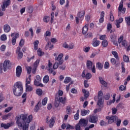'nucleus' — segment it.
Returning <instances> with one entry per match:
<instances>
[{"label": "nucleus", "mask_w": 130, "mask_h": 130, "mask_svg": "<svg viewBox=\"0 0 130 130\" xmlns=\"http://www.w3.org/2000/svg\"><path fill=\"white\" fill-rule=\"evenodd\" d=\"M86 67L88 70L91 71L93 74L96 73V68L95 67V64H93L92 61L87 60L86 62Z\"/></svg>", "instance_id": "nucleus-5"}, {"label": "nucleus", "mask_w": 130, "mask_h": 130, "mask_svg": "<svg viewBox=\"0 0 130 130\" xmlns=\"http://www.w3.org/2000/svg\"><path fill=\"white\" fill-rule=\"evenodd\" d=\"M4 30L6 33H8L11 31V26L9 24H5L4 26Z\"/></svg>", "instance_id": "nucleus-25"}, {"label": "nucleus", "mask_w": 130, "mask_h": 130, "mask_svg": "<svg viewBox=\"0 0 130 130\" xmlns=\"http://www.w3.org/2000/svg\"><path fill=\"white\" fill-rule=\"evenodd\" d=\"M89 50H90V47H87L83 48V51L84 52H86V53L89 52Z\"/></svg>", "instance_id": "nucleus-62"}, {"label": "nucleus", "mask_w": 130, "mask_h": 130, "mask_svg": "<svg viewBox=\"0 0 130 130\" xmlns=\"http://www.w3.org/2000/svg\"><path fill=\"white\" fill-rule=\"evenodd\" d=\"M24 43H25V41L23 39H21L19 43V46H21V47H23Z\"/></svg>", "instance_id": "nucleus-60"}, {"label": "nucleus", "mask_w": 130, "mask_h": 130, "mask_svg": "<svg viewBox=\"0 0 130 130\" xmlns=\"http://www.w3.org/2000/svg\"><path fill=\"white\" fill-rule=\"evenodd\" d=\"M55 107H57L58 106H59V104L60 103V102L59 100H57L56 99H55Z\"/></svg>", "instance_id": "nucleus-47"}, {"label": "nucleus", "mask_w": 130, "mask_h": 130, "mask_svg": "<svg viewBox=\"0 0 130 130\" xmlns=\"http://www.w3.org/2000/svg\"><path fill=\"white\" fill-rule=\"evenodd\" d=\"M47 104V98H45L42 101V105H46Z\"/></svg>", "instance_id": "nucleus-57"}, {"label": "nucleus", "mask_w": 130, "mask_h": 130, "mask_svg": "<svg viewBox=\"0 0 130 130\" xmlns=\"http://www.w3.org/2000/svg\"><path fill=\"white\" fill-rule=\"evenodd\" d=\"M79 113H80V110H78L77 111V113L74 115V119L75 120H78L80 117V115H79Z\"/></svg>", "instance_id": "nucleus-37"}, {"label": "nucleus", "mask_w": 130, "mask_h": 130, "mask_svg": "<svg viewBox=\"0 0 130 130\" xmlns=\"http://www.w3.org/2000/svg\"><path fill=\"white\" fill-rule=\"evenodd\" d=\"M117 112V109L116 108H113L112 109V114H116V113Z\"/></svg>", "instance_id": "nucleus-59"}, {"label": "nucleus", "mask_w": 130, "mask_h": 130, "mask_svg": "<svg viewBox=\"0 0 130 130\" xmlns=\"http://www.w3.org/2000/svg\"><path fill=\"white\" fill-rule=\"evenodd\" d=\"M39 44V41L36 40L34 42V47L35 50H37L38 49V45Z\"/></svg>", "instance_id": "nucleus-31"}, {"label": "nucleus", "mask_w": 130, "mask_h": 130, "mask_svg": "<svg viewBox=\"0 0 130 130\" xmlns=\"http://www.w3.org/2000/svg\"><path fill=\"white\" fill-rule=\"evenodd\" d=\"M13 92L15 96H21L23 94V84L22 82L18 81L14 84Z\"/></svg>", "instance_id": "nucleus-2"}, {"label": "nucleus", "mask_w": 130, "mask_h": 130, "mask_svg": "<svg viewBox=\"0 0 130 130\" xmlns=\"http://www.w3.org/2000/svg\"><path fill=\"white\" fill-rule=\"evenodd\" d=\"M89 122H90L91 123H96L98 121V117L97 116H90L89 117Z\"/></svg>", "instance_id": "nucleus-14"}, {"label": "nucleus", "mask_w": 130, "mask_h": 130, "mask_svg": "<svg viewBox=\"0 0 130 130\" xmlns=\"http://www.w3.org/2000/svg\"><path fill=\"white\" fill-rule=\"evenodd\" d=\"M117 107L118 108H121V109H124V108H125L123 104L121 103L118 104V105L117 106Z\"/></svg>", "instance_id": "nucleus-51"}, {"label": "nucleus", "mask_w": 130, "mask_h": 130, "mask_svg": "<svg viewBox=\"0 0 130 130\" xmlns=\"http://www.w3.org/2000/svg\"><path fill=\"white\" fill-rule=\"evenodd\" d=\"M85 11H81L78 12L77 16H78L79 18L81 19V18H83L84 16H85Z\"/></svg>", "instance_id": "nucleus-28"}, {"label": "nucleus", "mask_w": 130, "mask_h": 130, "mask_svg": "<svg viewBox=\"0 0 130 130\" xmlns=\"http://www.w3.org/2000/svg\"><path fill=\"white\" fill-rule=\"evenodd\" d=\"M118 43L119 44H121L122 46L125 47L127 45V42L125 40H123V36H121L118 39Z\"/></svg>", "instance_id": "nucleus-9"}, {"label": "nucleus", "mask_w": 130, "mask_h": 130, "mask_svg": "<svg viewBox=\"0 0 130 130\" xmlns=\"http://www.w3.org/2000/svg\"><path fill=\"white\" fill-rule=\"evenodd\" d=\"M85 73H86V71L84 70L81 75L82 78H85L86 80H90L92 78V74L89 73L85 74Z\"/></svg>", "instance_id": "nucleus-16"}, {"label": "nucleus", "mask_w": 130, "mask_h": 130, "mask_svg": "<svg viewBox=\"0 0 130 130\" xmlns=\"http://www.w3.org/2000/svg\"><path fill=\"white\" fill-rule=\"evenodd\" d=\"M88 32V24H86L82 28V34L85 35Z\"/></svg>", "instance_id": "nucleus-30"}, {"label": "nucleus", "mask_w": 130, "mask_h": 130, "mask_svg": "<svg viewBox=\"0 0 130 130\" xmlns=\"http://www.w3.org/2000/svg\"><path fill=\"white\" fill-rule=\"evenodd\" d=\"M90 113V110H82L81 111V114L82 116H86V115H88Z\"/></svg>", "instance_id": "nucleus-23"}, {"label": "nucleus", "mask_w": 130, "mask_h": 130, "mask_svg": "<svg viewBox=\"0 0 130 130\" xmlns=\"http://www.w3.org/2000/svg\"><path fill=\"white\" fill-rule=\"evenodd\" d=\"M63 56V54H62V53H60L58 55L57 57L55 58V60H61V58H62Z\"/></svg>", "instance_id": "nucleus-43"}, {"label": "nucleus", "mask_w": 130, "mask_h": 130, "mask_svg": "<svg viewBox=\"0 0 130 130\" xmlns=\"http://www.w3.org/2000/svg\"><path fill=\"white\" fill-rule=\"evenodd\" d=\"M12 109H13V107H9L5 110V112H6V113H8V112H10V111H11V110H12Z\"/></svg>", "instance_id": "nucleus-52"}, {"label": "nucleus", "mask_w": 130, "mask_h": 130, "mask_svg": "<svg viewBox=\"0 0 130 130\" xmlns=\"http://www.w3.org/2000/svg\"><path fill=\"white\" fill-rule=\"evenodd\" d=\"M100 124L101 126H103L104 125H106V122L104 120H101L100 122Z\"/></svg>", "instance_id": "nucleus-64"}, {"label": "nucleus", "mask_w": 130, "mask_h": 130, "mask_svg": "<svg viewBox=\"0 0 130 130\" xmlns=\"http://www.w3.org/2000/svg\"><path fill=\"white\" fill-rule=\"evenodd\" d=\"M99 79L101 84H102L103 86H104L105 87H107V83L103 80V78H102V77H99Z\"/></svg>", "instance_id": "nucleus-27"}, {"label": "nucleus", "mask_w": 130, "mask_h": 130, "mask_svg": "<svg viewBox=\"0 0 130 130\" xmlns=\"http://www.w3.org/2000/svg\"><path fill=\"white\" fill-rule=\"evenodd\" d=\"M82 92L84 94V98L81 97L80 100L81 101H84V100H86L89 97L90 93L86 89H82Z\"/></svg>", "instance_id": "nucleus-15"}, {"label": "nucleus", "mask_w": 130, "mask_h": 130, "mask_svg": "<svg viewBox=\"0 0 130 130\" xmlns=\"http://www.w3.org/2000/svg\"><path fill=\"white\" fill-rule=\"evenodd\" d=\"M12 126V123H8L7 124L2 123L1 124V127H4V128H5V129H8V128H9V127Z\"/></svg>", "instance_id": "nucleus-24"}, {"label": "nucleus", "mask_w": 130, "mask_h": 130, "mask_svg": "<svg viewBox=\"0 0 130 130\" xmlns=\"http://www.w3.org/2000/svg\"><path fill=\"white\" fill-rule=\"evenodd\" d=\"M62 95H63V91L59 90L58 93H56L55 95V99L59 100L60 103H62V104H66L67 103V98L61 96Z\"/></svg>", "instance_id": "nucleus-3"}, {"label": "nucleus", "mask_w": 130, "mask_h": 130, "mask_svg": "<svg viewBox=\"0 0 130 130\" xmlns=\"http://www.w3.org/2000/svg\"><path fill=\"white\" fill-rule=\"evenodd\" d=\"M26 92H31L33 91V87L30 85L25 86Z\"/></svg>", "instance_id": "nucleus-35"}, {"label": "nucleus", "mask_w": 130, "mask_h": 130, "mask_svg": "<svg viewBox=\"0 0 130 130\" xmlns=\"http://www.w3.org/2000/svg\"><path fill=\"white\" fill-rule=\"evenodd\" d=\"M40 60L39 59H37L34 64V68H36L37 69L38 65L39 64Z\"/></svg>", "instance_id": "nucleus-48"}, {"label": "nucleus", "mask_w": 130, "mask_h": 130, "mask_svg": "<svg viewBox=\"0 0 130 130\" xmlns=\"http://www.w3.org/2000/svg\"><path fill=\"white\" fill-rule=\"evenodd\" d=\"M26 71L27 72V74H31V70H32V68H31V67L26 66Z\"/></svg>", "instance_id": "nucleus-53"}, {"label": "nucleus", "mask_w": 130, "mask_h": 130, "mask_svg": "<svg viewBox=\"0 0 130 130\" xmlns=\"http://www.w3.org/2000/svg\"><path fill=\"white\" fill-rule=\"evenodd\" d=\"M98 99L99 101L97 105L100 107H102V106H103L104 101H103V93L101 91H100L98 93Z\"/></svg>", "instance_id": "nucleus-6"}, {"label": "nucleus", "mask_w": 130, "mask_h": 130, "mask_svg": "<svg viewBox=\"0 0 130 130\" xmlns=\"http://www.w3.org/2000/svg\"><path fill=\"white\" fill-rule=\"evenodd\" d=\"M123 61L124 62H129V58L126 55H124L123 56Z\"/></svg>", "instance_id": "nucleus-39"}, {"label": "nucleus", "mask_w": 130, "mask_h": 130, "mask_svg": "<svg viewBox=\"0 0 130 130\" xmlns=\"http://www.w3.org/2000/svg\"><path fill=\"white\" fill-rule=\"evenodd\" d=\"M104 16H105V13L104 11H102L101 13V17L99 19L100 23H103V22H104Z\"/></svg>", "instance_id": "nucleus-26"}, {"label": "nucleus", "mask_w": 130, "mask_h": 130, "mask_svg": "<svg viewBox=\"0 0 130 130\" xmlns=\"http://www.w3.org/2000/svg\"><path fill=\"white\" fill-rule=\"evenodd\" d=\"M96 68L98 69V70L101 71V70L103 69V64H102L101 62H98L96 63Z\"/></svg>", "instance_id": "nucleus-33"}, {"label": "nucleus", "mask_w": 130, "mask_h": 130, "mask_svg": "<svg viewBox=\"0 0 130 130\" xmlns=\"http://www.w3.org/2000/svg\"><path fill=\"white\" fill-rule=\"evenodd\" d=\"M50 18L49 16H45L43 18L44 22L45 23H48L49 22Z\"/></svg>", "instance_id": "nucleus-46"}, {"label": "nucleus", "mask_w": 130, "mask_h": 130, "mask_svg": "<svg viewBox=\"0 0 130 130\" xmlns=\"http://www.w3.org/2000/svg\"><path fill=\"white\" fill-rule=\"evenodd\" d=\"M43 82L44 84H47L49 82V76L48 75L45 76L43 79Z\"/></svg>", "instance_id": "nucleus-29"}, {"label": "nucleus", "mask_w": 130, "mask_h": 130, "mask_svg": "<svg viewBox=\"0 0 130 130\" xmlns=\"http://www.w3.org/2000/svg\"><path fill=\"white\" fill-rule=\"evenodd\" d=\"M106 118V119H108V123L111 124V123H113V122H116L118 117L117 116H113L112 117L107 116Z\"/></svg>", "instance_id": "nucleus-11"}, {"label": "nucleus", "mask_w": 130, "mask_h": 130, "mask_svg": "<svg viewBox=\"0 0 130 130\" xmlns=\"http://www.w3.org/2000/svg\"><path fill=\"white\" fill-rule=\"evenodd\" d=\"M110 20H111V22H113L114 21V16H113L112 11H111L110 13Z\"/></svg>", "instance_id": "nucleus-44"}, {"label": "nucleus", "mask_w": 130, "mask_h": 130, "mask_svg": "<svg viewBox=\"0 0 130 130\" xmlns=\"http://www.w3.org/2000/svg\"><path fill=\"white\" fill-rule=\"evenodd\" d=\"M118 10L119 13L121 12L122 14L125 13V11H126V9L125 8H123V0H121Z\"/></svg>", "instance_id": "nucleus-10"}, {"label": "nucleus", "mask_w": 130, "mask_h": 130, "mask_svg": "<svg viewBox=\"0 0 130 130\" xmlns=\"http://www.w3.org/2000/svg\"><path fill=\"white\" fill-rule=\"evenodd\" d=\"M123 22V18H120L118 20H116L115 25L117 27V28H119L120 27V24L121 23H122Z\"/></svg>", "instance_id": "nucleus-21"}, {"label": "nucleus", "mask_w": 130, "mask_h": 130, "mask_svg": "<svg viewBox=\"0 0 130 130\" xmlns=\"http://www.w3.org/2000/svg\"><path fill=\"white\" fill-rule=\"evenodd\" d=\"M22 75V67L21 66H17L16 70V76L17 78H20Z\"/></svg>", "instance_id": "nucleus-17"}, {"label": "nucleus", "mask_w": 130, "mask_h": 130, "mask_svg": "<svg viewBox=\"0 0 130 130\" xmlns=\"http://www.w3.org/2000/svg\"><path fill=\"white\" fill-rule=\"evenodd\" d=\"M70 112H71V106H69L67 107L66 113L67 114H70Z\"/></svg>", "instance_id": "nucleus-58"}, {"label": "nucleus", "mask_w": 130, "mask_h": 130, "mask_svg": "<svg viewBox=\"0 0 130 130\" xmlns=\"http://www.w3.org/2000/svg\"><path fill=\"white\" fill-rule=\"evenodd\" d=\"M21 117L22 119L18 117L16 121L18 126L22 127L23 130H28L29 128V124H26V119H27L26 114H21Z\"/></svg>", "instance_id": "nucleus-1"}, {"label": "nucleus", "mask_w": 130, "mask_h": 130, "mask_svg": "<svg viewBox=\"0 0 130 130\" xmlns=\"http://www.w3.org/2000/svg\"><path fill=\"white\" fill-rule=\"evenodd\" d=\"M32 119H33L32 116L29 115L26 119V123H30V122H31V120H32Z\"/></svg>", "instance_id": "nucleus-40"}, {"label": "nucleus", "mask_w": 130, "mask_h": 130, "mask_svg": "<svg viewBox=\"0 0 130 130\" xmlns=\"http://www.w3.org/2000/svg\"><path fill=\"white\" fill-rule=\"evenodd\" d=\"M40 60L39 59H37L34 64V68H36L37 69L38 65L39 64Z\"/></svg>", "instance_id": "nucleus-49"}, {"label": "nucleus", "mask_w": 130, "mask_h": 130, "mask_svg": "<svg viewBox=\"0 0 130 130\" xmlns=\"http://www.w3.org/2000/svg\"><path fill=\"white\" fill-rule=\"evenodd\" d=\"M11 37H13L12 39V44L15 45L16 44V41H17V38H19V34L14 32L11 34Z\"/></svg>", "instance_id": "nucleus-12"}, {"label": "nucleus", "mask_w": 130, "mask_h": 130, "mask_svg": "<svg viewBox=\"0 0 130 130\" xmlns=\"http://www.w3.org/2000/svg\"><path fill=\"white\" fill-rule=\"evenodd\" d=\"M7 39V36L6 35H2L1 37V40H2V41H6Z\"/></svg>", "instance_id": "nucleus-50"}, {"label": "nucleus", "mask_w": 130, "mask_h": 130, "mask_svg": "<svg viewBox=\"0 0 130 130\" xmlns=\"http://www.w3.org/2000/svg\"><path fill=\"white\" fill-rule=\"evenodd\" d=\"M72 81V78L71 77H66L64 80V84H69L70 82Z\"/></svg>", "instance_id": "nucleus-34"}, {"label": "nucleus", "mask_w": 130, "mask_h": 130, "mask_svg": "<svg viewBox=\"0 0 130 130\" xmlns=\"http://www.w3.org/2000/svg\"><path fill=\"white\" fill-rule=\"evenodd\" d=\"M104 69H105L106 70L109 69V62H108V61L105 62L104 64Z\"/></svg>", "instance_id": "nucleus-55"}, {"label": "nucleus", "mask_w": 130, "mask_h": 130, "mask_svg": "<svg viewBox=\"0 0 130 130\" xmlns=\"http://www.w3.org/2000/svg\"><path fill=\"white\" fill-rule=\"evenodd\" d=\"M11 61L10 60H5L3 63V66H0V72L3 73V70L4 72H7V69L11 68Z\"/></svg>", "instance_id": "nucleus-4"}, {"label": "nucleus", "mask_w": 130, "mask_h": 130, "mask_svg": "<svg viewBox=\"0 0 130 130\" xmlns=\"http://www.w3.org/2000/svg\"><path fill=\"white\" fill-rule=\"evenodd\" d=\"M34 85L37 87H44L43 84L41 83V77L37 75L34 81Z\"/></svg>", "instance_id": "nucleus-7"}, {"label": "nucleus", "mask_w": 130, "mask_h": 130, "mask_svg": "<svg viewBox=\"0 0 130 130\" xmlns=\"http://www.w3.org/2000/svg\"><path fill=\"white\" fill-rule=\"evenodd\" d=\"M71 93H72L73 94H77L78 93V91L77 90V89H76L75 88H72L71 90Z\"/></svg>", "instance_id": "nucleus-61"}, {"label": "nucleus", "mask_w": 130, "mask_h": 130, "mask_svg": "<svg viewBox=\"0 0 130 130\" xmlns=\"http://www.w3.org/2000/svg\"><path fill=\"white\" fill-rule=\"evenodd\" d=\"M36 93L39 96H41V95H42V93H43V91H42V89H37V90L36 91Z\"/></svg>", "instance_id": "nucleus-38"}, {"label": "nucleus", "mask_w": 130, "mask_h": 130, "mask_svg": "<svg viewBox=\"0 0 130 130\" xmlns=\"http://www.w3.org/2000/svg\"><path fill=\"white\" fill-rule=\"evenodd\" d=\"M111 62L113 66H116V67H118L119 64H120V62L119 61H118L116 63V60H115V58H112L111 59Z\"/></svg>", "instance_id": "nucleus-22"}, {"label": "nucleus", "mask_w": 130, "mask_h": 130, "mask_svg": "<svg viewBox=\"0 0 130 130\" xmlns=\"http://www.w3.org/2000/svg\"><path fill=\"white\" fill-rule=\"evenodd\" d=\"M10 5H11V0H6L3 2V5L1 6L3 12H5L6 8L8 7Z\"/></svg>", "instance_id": "nucleus-8"}, {"label": "nucleus", "mask_w": 130, "mask_h": 130, "mask_svg": "<svg viewBox=\"0 0 130 130\" xmlns=\"http://www.w3.org/2000/svg\"><path fill=\"white\" fill-rule=\"evenodd\" d=\"M12 115V114L11 113H9L7 115H4L3 117V119H4V120H6L7 119H8L9 118V117H10V116H11Z\"/></svg>", "instance_id": "nucleus-45"}, {"label": "nucleus", "mask_w": 130, "mask_h": 130, "mask_svg": "<svg viewBox=\"0 0 130 130\" xmlns=\"http://www.w3.org/2000/svg\"><path fill=\"white\" fill-rule=\"evenodd\" d=\"M116 121H117L116 122L117 126H120V123H121V119H118V117Z\"/></svg>", "instance_id": "nucleus-56"}, {"label": "nucleus", "mask_w": 130, "mask_h": 130, "mask_svg": "<svg viewBox=\"0 0 130 130\" xmlns=\"http://www.w3.org/2000/svg\"><path fill=\"white\" fill-rule=\"evenodd\" d=\"M102 45L104 47H107V46H108V42L107 41V40H105L103 41Z\"/></svg>", "instance_id": "nucleus-42"}, {"label": "nucleus", "mask_w": 130, "mask_h": 130, "mask_svg": "<svg viewBox=\"0 0 130 130\" xmlns=\"http://www.w3.org/2000/svg\"><path fill=\"white\" fill-rule=\"evenodd\" d=\"M110 38H111V41L113 43L114 45H115V46H118L117 41H116V39L117 38V36H116V35H111L110 36Z\"/></svg>", "instance_id": "nucleus-13"}, {"label": "nucleus", "mask_w": 130, "mask_h": 130, "mask_svg": "<svg viewBox=\"0 0 130 130\" xmlns=\"http://www.w3.org/2000/svg\"><path fill=\"white\" fill-rule=\"evenodd\" d=\"M112 54L113 55L115 58L117 59V60H119V57H118V53H117V52L113 51H112Z\"/></svg>", "instance_id": "nucleus-32"}, {"label": "nucleus", "mask_w": 130, "mask_h": 130, "mask_svg": "<svg viewBox=\"0 0 130 130\" xmlns=\"http://www.w3.org/2000/svg\"><path fill=\"white\" fill-rule=\"evenodd\" d=\"M79 124L81 126H86L88 124V120L85 119H81L79 121Z\"/></svg>", "instance_id": "nucleus-19"}, {"label": "nucleus", "mask_w": 130, "mask_h": 130, "mask_svg": "<svg viewBox=\"0 0 130 130\" xmlns=\"http://www.w3.org/2000/svg\"><path fill=\"white\" fill-rule=\"evenodd\" d=\"M38 55H39V56H42V55H44V52H42V50L39 48L38 50Z\"/></svg>", "instance_id": "nucleus-41"}, {"label": "nucleus", "mask_w": 130, "mask_h": 130, "mask_svg": "<svg viewBox=\"0 0 130 130\" xmlns=\"http://www.w3.org/2000/svg\"><path fill=\"white\" fill-rule=\"evenodd\" d=\"M63 47L64 48H67V49H74V48L75 47V45H74V43H71L69 45H68L67 43H64L63 44Z\"/></svg>", "instance_id": "nucleus-18"}, {"label": "nucleus", "mask_w": 130, "mask_h": 130, "mask_svg": "<svg viewBox=\"0 0 130 130\" xmlns=\"http://www.w3.org/2000/svg\"><path fill=\"white\" fill-rule=\"evenodd\" d=\"M58 68V62H55V63L53 66V68L54 70H56Z\"/></svg>", "instance_id": "nucleus-63"}, {"label": "nucleus", "mask_w": 130, "mask_h": 130, "mask_svg": "<svg viewBox=\"0 0 130 130\" xmlns=\"http://www.w3.org/2000/svg\"><path fill=\"white\" fill-rule=\"evenodd\" d=\"M100 44V41L97 40V38H94L93 40L92 46L94 47H97V46H99Z\"/></svg>", "instance_id": "nucleus-20"}, {"label": "nucleus", "mask_w": 130, "mask_h": 130, "mask_svg": "<svg viewBox=\"0 0 130 130\" xmlns=\"http://www.w3.org/2000/svg\"><path fill=\"white\" fill-rule=\"evenodd\" d=\"M54 117H52L50 120V127H52L54 125Z\"/></svg>", "instance_id": "nucleus-36"}, {"label": "nucleus", "mask_w": 130, "mask_h": 130, "mask_svg": "<svg viewBox=\"0 0 130 130\" xmlns=\"http://www.w3.org/2000/svg\"><path fill=\"white\" fill-rule=\"evenodd\" d=\"M74 126H72L70 124H67L66 126V129H74Z\"/></svg>", "instance_id": "nucleus-54"}]
</instances>
